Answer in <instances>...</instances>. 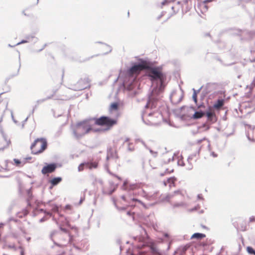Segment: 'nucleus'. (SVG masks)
I'll return each mask as SVG.
<instances>
[{"label":"nucleus","mask_w":255,"mask_h":255,"mask_svg":"<svg viewBox=\"0 0 255 255\" xmlns=\"http://www.w3.org/2000/svg\"><path fill=\"white\" fill-rule=\"evenodd\" d=\"M176 180V178L174 177H170L167 178V181L170 184L174 183Z\"/></svg>","instance_id":"obj_28"},{"label":"nucleus","mask_w":255,"mask_h":255,"mask_svg":"<svg viewBox=\"0 0 255 255\" xmlns=\"http://www.w3.org/2000/svg\"><path fill=\"white\" fill-rule=\"evenodd\" d=\"M130 200H131V201L132 202H137L139 203H140L141 204H143V202L142 201H141L140 200L136 199V198H133L132 199H130Z\"/></svg>","instance_id":"obj_38"},{"label":"nucleus","mask_w":255,"mask_h":255,"mask_svg":"<svg viewBox=\"0 0 255 255\" xmlns=\"http://www.w3.org/2000/svg\"><path fill=\"white\" fill-rule=\"evenodd\" d=\"M29 118V116H28L23 122H22V128H23L24 126V124L27 121V120Z\"/></svg>","instance_id":"obj_53"},{"label":"nucleus","mask_w":255,"mask_h":255,"mask_svg":"<svg viewBox=\"0 0 255 255\" xmlns=\"http://www.w3.org/2000/svg\"><path fill=\"white\" fill-rule=\"evenodd\" d=\"M132 145V143L128 142V150L129 151H133L134 150V148L133 147H131V145Z\"/></svg>","instance_id":"obj_32"},{"label":"nucleus","mask_w":255,"mask_h":255,"mask_svg":"<svg viewBox=\"0 0 255 255\" xmlns=\"http://www.w3.org/2000/svg\"><path fill=\"white\" fill-rule=\"evenodd\" d=\"M10 143V140H8V141H7V146H3V147H2L0 148V151H3V150H4V149L7 147V146L8 145V144H9Z\"/></svg>","instance_id":"obj_48"},{"label":"nucleus","mask_w":255,"mask_h":255,"mask_svg":"<svg viewBox=\"0 0 255 255\" xmlns=\"http://www.w3.org/2000/svg\"><path fill=\"white\" fill-rule=\"evenodd\" d=\"M132 214H133V213L130 212V211H128L127 212V215L129 216H132Z\"/></svg>","instance_id":"obj_64"},{"label":"nucleus","mask_w":255,"mask_h":255,"mask_svg":"<svg viewBox=\"0 0 255 255\" xmlns=\"http://www.w3.org/2000/svg\"><path fill=\"white\" fill-rule=\"evenodd\" d=\"M13 161L16 166H19L21 162L20 160H19L18 159H16V158H14L13 159Z\"/></svg>","instance_id":"obj_37"},{"label":"nucleus","mask_w":255,"mask_h":255,"mask_svg":"<svg viewBox=\"0 0 255 255\" xmlns=\"http://www.w3.org/2000/svg\"><path fill=\"white\" fill-rule=\"evenodd\" d=\"M94 124L99 126H105V130H109L113 126L115 125L117 123V120L111 118L108 116H103L99 118H93Z\"/></svg>","instance_id":"obj_5"},{"label":"nucleus","mask_w":255,"mask_h":255,"mask_svg":"<svg viewBox=\"0 0 255 255\" xmlns=\"http://www.w3.org/2000/svg\"><path fill=\"white\" fill-rule=\"evenodd\" d=\"M58 167V163L56 162L44 163V165L41 170V173L46 175L54 172Z\"/></svg>","instance_id":"obj_6"},{"label":"nucleus","mask_w":255,"mask_h":255,"mask_svg":"<svg viewBox=\"0 0 255 255\" xmlns=\"http://www.w3.org/2000/svg\"><path fill=\"white\" fill-rule=\"evenodd\" d=\"M232 30L235 31V32L233 33V34L235 35H240V33L242 31V29H236V28H229V29H227V30H226V31H232Z\"/></svg>","instance_id":"obj_21"},{"label":"nucleus","mask_w":255,"mask_h":255,"mask_svg":"<svg viewBox=\"0 0 255 255\" xmlns=\"http://www.w3.org/2000/svg\"><path fill=\"white\" fill-rule=\"evenodd\" d=\"M192 99L194 101V103L197 105L198 99H197V95H196L195 94H193Z\"/></svg>","instance_id":"obj_36"},{"label":"nucleus","mask_w":255,"mask_h":255,"mask_svg":"<svg viewBox=\"0 0 255 255\" xmlns=\"http://www.w3.org/2000/svg\"><path fill=\"white\" fill-rule=\"evenodd\" d=\"M165 11H162L161 14L157 17V20H159L165 14Z\"/></svg>","instance_id":"obj_49"},{"label":"nucleus","mask_w":255,"mask_h":255,"mask_svg":"<svg viewBox=\"0 0 255 255\" xmlns=\"http://www.w3.org/2000/svg\"><path fill=\"white\" fill-rule=\"evenodd\" d=\"M52 97H53V95H52L51 96H48V97H46V98L38 100L36 101V104H37V105H39V104L44 102L45 101L51 99L52 98Z\"/></svg>","instance_id":"obj_24"},{"label":"nucleus","mask_w":255,"mask_h":255,"mask_svg":"<svg viewBox=\"0 0 255 255\" xmlns=\"http://www.w3.org/2000/svg\"><path fill=\"white\" fill-rule=\"evenodd\" d=\"M250 222H255V216H252L250 218Z\"/></svg>","instance_id":"obj_54"},{"label":"nucleus","mask_w":255,"mask_h":255,"mask_svg":"<svg viewBox=\"0 0 255 255\" xmlns=\"http://www.w3.org/2000/svg\"><path fill=\"white\" fill-rule=\"evenodd\" d=\"M124 190H133L135 189L138 188L139 185L137 183H129L128 181H124L122 186Z\"/></svg>","instance_id":"obj_10"},{"label":"nucleus","mask_w":255,"mask_h":255,"mask_svg":"<svg viewBox=\"0 0 255 255\" xmlns=\"http://www.w3.org/2000/svg\"><path fill=\"white\" fill-rule=\"evenodd\" d=\"M0 133H1V134H3V133H4L1 125L0 126Z\"/></svg>","instance_id":"obj_60"},{"label":"nucleus","mask_w":255,"mask_h":255,"mask_svg":"<svg viewBox=\"0 0 255 255\" xmlns=\"http://www.w3.org/2000/svg\"><path fill=\"white\" fill-rule=\"evenodd\" d=\"M190 108L195 111L194 114L192 115L191 117V118L194 120L199 119L201 118L206 114V111L205 112L202 111L201 110L195 111V108H194L193 107H191Z\"/></svg>","instance_id":"obj_12"},{"label":"nucleus","mask_w":255,"mask_h":255,"mask_svg":"<svg viewBox=\"0 0 255 255\" xmlns=\"http://www.w3.org/2000/svg\"><path fill=\"white\" fill-rule=\"evenodd\" d=\"M224 103V100L222 98H218L213 105V107L215 109H218L222 107Z\"/></svg>","instance_id":"obj_17"},{"label":"nucleus","mask_w":255,"mask_h":255,"mask_svg":"<svg viewBox=\"0 0 255 255\" xmlns=\"http://www.w3.org/2000/svg\"><path fill=\"white\" fill-rule=\"evenodd\" d=\"M184 205V203L183 202L176 203H175L173 207V208H178L180 207H183Z\"/></svg>","instance_id":"obj_31"},{"label":"nucleus","mask_w":255,"mask_h":255,"mask_svg":"<svg viewBox=\"0 0 255 255\" xmlns=\"http://www.w3.org/2000/svg\"><path fill=\"white\" fill-rule=\"evenodd\" d=\"M116 188H114L113 189L110 190L109 191L103 190V193L105 195H111L116 191Z\"/></svg>","instance_id":"obj_27"},{"label":"nucleus","mask_w":255,"mask_h":255,"mask_svg":"<svg viewBox=\"0 0 255 255\" xmlns=\"http://www.w3.org/2000/svg\"><path fill=\"white\" fill-rule=\"evenodd\" d=\"M46 220V218L45 217H42L41 219H40L39 222L40 223L43 222Z\"/></svg>","instance_id":"obj_61"},{"label":"nucleus","mask_w":255,"mask_h":255,"mask_svg":"<svg viewBox=\"0 0 255 255\" xmlns=\"http://www.w3.org/2000/svg\"><path fill=\"white\" fill-rule=\"evenodd\" d=\"M27 40H28V42H31L34 39V42L35 43L37 41V38L33 35H27L25 37Z\"/></svg>","instance_id":"obj_22"},{"label":"nucleus","mask_w":255,"mask_h":255,"mask_svg":"<svg viewBox=\"0 0 255 255\" xmlns=\"http://www.w3.org/2000/svg\"><path fill=\"white\" fill-rule=\"evenodd\" d=\"M68 236L69 237V243H71L72 241V239H73V236L71 235V234L69 233L68 234Z\"/></svg>","instance_id":"obj_58"},{"label":"nucleus","mask_w":255,"mask_h":255,"mask_svg":"<svg viewBox=\"0 0 255 255\" xmlns=\"http://www.w3.org/2000/svg\"><path fill=\"white\" fill-rule=\"evenodd\" d=\"M169 2V1L168 0H164L162 2H161V5L162 6L163 5H165V4H166L167 3H168Z\"/></svg>","instance_id":"obj_55"},{"label":"nucleus","mask_w":255,"mask_h":255,"mask_svg":"<svg viewBox=\"0 0 255 255\" xmlns=\"http://www.w3.org/2000/svg\"><path fill=\"white\" fill-rule=\"evenodd\" d=\"M199 207H194V208L190 209L189 210V211L193 212V211H197L199 209Z\"/></svg>","instance_id":"obj_50"},{"label":"nucleus","mask_w":255,"mask_h":255,"mask_svg":"<svg viewBox=\"0 0 255 255\" xmlns=\"http://www.w3.org/2000/svg\"><path fill=\"white\" fill-rule=\"evenodd\" d=\"M217 87V84L215 83H208L205 86H203V89L209 94L214 91Z\"/></svg>","instance_id":"obj_11"},{"label":"nucleus","mask_w":255,"mask_h":255,"mask_svg":"<svg viewBox=\"0 0 255 255\" xmlns=\"http://www.w3.org/2000/svg\"><path fill=\"white\" fill-rule=\"evenodd\" d=\"M183 98V95H181V96L179 97V99L178 100V101H177V102H176L175 103V104H178V103H180V102L182 100Z\"/></svg>","instance_id":"obj_52"},{"label":"nucleus","mask_w":255,"mask_h":255,"mask_svg":"<svg viewBox=\"0 0 255 255\" xmlns=\"http://www.w3.org/2000/svg\"><path fill=\"white\" fill-rule=\"evenodd\" d=\"M18 53H19V57H18V58H19V67H18V69L16 75H17L18 74L20 68L21 67V62H20V58L19 52H18Z\"/></svg>","instance_id":"obj_46"},{"label":"nucleus","mask_w":255,"mask_h":255,"mask_svg":"<svg viewBox=\"0 0 255 255\" xmlns=\"http://www.w3.org/2000/svg\"><path fill=\"white\" fill-rule=\"evenodd\" d=\"M136 140H138L139 141H140L141 142V143L146 148H148V147L147 146L146 144H145V143L144 142V141H143L141 139H136Z\"/></svg>","instance_id":"obj_51"},{"label":"nucleus","mask_w":255,"mask_h":255,"mask_svg":"<svg viewBox=\"0 0 255 255\" xmlns=\"http://www.w3.org/2000/svg\"><path fill=\"white\" fill-rule=\"evenodd\" d=\"M133 239L135 241H137L139 244L137 245L138 248H142L146 245V243L145 241V239L142 236H135L133 237Z\"/></svg>","instance_id":"obj_13"},{"label":"nucleus","mask_w":255,"mask_h":255,"mask_svg":"<svg viewBox=\"0 0 255 255\" xmlns=\"http://www.w3.org/2000/svg\"><path fill=\"white\" fill-rule=\"evenodd\" d=\"M144 67V64L140 62L132 63L130 67L127 70V74L130 75L134 72L137 71Z\"/></svg>","instance_id":"obj_9"},{"label":"nucleus","mask_w":255,"mask_h":255,"mask_svg":"<svg viewBox=\"0 0 255 255\" xmlns=\"http://www.w3.org/2000/svg\"><path fill=\"white\" fill-rule=\"evenodd\" d=\"M119 109V104L117 102L112 103L110 107V111H118Z\"/></svg>","instance_id":"obj_19"},{"label":"nucleus","mask_w":255,"mask_h":255,"mask_svg":"<svg viewBox=\"0 0 255 255\" xmlns=\"http://www.w3.org/2000/svg\"><path fill=\"white\" fill-rule=\"evenodd\" d=\"M28 43V40H27L26 39H23L21 41H20L19 42H18L16 44H15V45H18L23 44V43Z\"/></svg>","instance_id":"obj_40"},{"label":"nucleus","mask_w":255,"mask_h":255,"mask_svg":"<svg viewBox=\"0 0 255 255\" xmlns=\"http://www.w3.org/2000/svg\"><path fill=\"white\" fill-rule=\"evenodd\" d=\"M203 86H201L198 90H195L194 88L192 89L193 91V94H195L196 95H198V94L200 92L202 89H203Z\"/></svg>","instance_id":"obj_33"},{"label":"nucleus","mask_w":255,"mask_h":255,"mask_svg":"<svg viewBox=\"0 0 255 255\" xmlns=\"http://www.w3.org/2000/svg\"><path fill=\"white\" fill-rule=\"evenodd\" d=\"M147 149H149V152H150L151 153H152V154H155V156H156V154H157V152H154V151H153L152 149H149V148H148Z\"/></svg>","instance_id":"obj_59"},{"label":"nucleus","mask_w":255,"mask_h":255,"mask_svg":"<svg viewBox=\"0 0 255 255\" xmlns=\"http://www.w3.org/2000/svg\"><path fill=\"white\" fill-rule=\"evenodd\" d=\"M162 66L151 67L149 69V76L153 88L148 95L145 108L153 109L156 107L157 102L161 98V94L165 87L166 75L162 71Z\"/></svg>","instance_id":"obj_1"},{"label":"nucleus","mask_w":255,"mask_h":255,"mask_svg":"<svg viewBox=\"0 0 255 255\" xmlns=\"http://www.w3.org/2000/svg\"><path fill=\"white\" fill-rule=\"evenodd\" d=\"M47 141L44 138L36 139L30 146L31 153L38 154L43 152L47 148Z\"/></svg>","instance_id":"obj_4"},{"label":"nucleus","mask_w":255,"mask_h":255,"mask_svg":"<svg viewBox=\"0 0 255 255\" xmlns=\"http://www.w3.org/2000/svg\"><path fill=\"white\" fill-rule=\"evenodd\" d=\"M92 118L87 119L76 124L72 128V133L76 139H79L92 129Z\"/></svg>","instance_id":"obj_2"},{"label":"nucleus","mask_w":255,"mask_h":255,"mask_svg":"<svg viewBox=\"0 0 255 255\" xmlns=\"http://www.w3.org/2000/svg\"><path fill=\"white\" fill-rule=\"evenodd\" d=\"M120 89H127L130 91V95L134 96L137 94L139 84L133 77H126L119 87Z\"/></svg>","instance_id":"obj_3"},{"label":"nucleus","mask_w":255,"mask_h":255,"mask_svg":"<svg viewBox=\"0 0 255 255\" xmlns=\"http://www.w3.org/2000/svg\"><path fill=\"white\" fill-rule=\"evenodd\" d=\"M107 153L111 157H114L116 153L115 152L111 147L108 148Z\"/></svg>","instance_id":"obj_25"},{"label":"nucleus","mask_w":255,"mask_h":255,"mask_svg":"<svg viewBox=\"0 0 255 255\" xmlns=\"http://www.w3.org/2000/svg\"><path fill=\"white\" fill-rule=\"evenodd\" d=\"M206 237V235L203 233H195L193 234L191 237V239H197V240H201L203 238H204Z\"/></svg>","instance_id":"obj_18"},{"label":"nucleus","mask_w":255,"mask_h":255,"mask_svg":"<svg viewBox=\"0 0 255 255\" xmlns=\"http://www.w3.org/2000/svg\"><path fill=\"white\" fill-rule=\"evenodd\" d=\"M172 196L170 195H167L163 199L164 201H169L171 198Z\"/></svg>","instance_id":"obj_41"},{"label":"nucleus","mask_w":255,"mask_h":255,"mask_svg":"<svg viewBox=\"0 0 255 255\" xmlns=\"http://www.w3.org/2000/svg\"><path fill=\"white\" fill-rule=\"evenodd\" d=\"M57 233V231H52L50 235V239L53 241L52 237Z\"/></svg>","instance_id":"obj_42"},{"label":"nucleus","mask_w":255,"mask_h":255,"mask_svg":"<svg viewBox=\"0 0 255 255\" xmlns=\"http://www.w3.org/2000/svg\"><path fill=\"white\" fill-rule=\"evenodd\" d=\"M52 210L53 212L55 213H59V207L57 205H52Z\"/></svg>","instance_id":"obj_29"},{"label":"nucleus","mask_w":255,"mask_h":255,"mask_svg":"<svg viewBox=\"0 0 255 255\" xmlns=\"http://www.w3.org/2000/svg\"><path fill=\"white\" fill-rule=\"evenodd\" d=\"M28 196H29V198H28V201H27V202H28V206H30V203H29V200L32 198V195H31V194L30 193V192H29V191L28 192Z\"/></svg>","instance_id":"obj_47"},{"label":"nucleus","mask_w":255,"mask_h":255,"mask_svg":"<svg viewBox=\"0 0 255 255\" xmlns=\"http://www.w3.org/2000/svg\"><path fill=\"white\" fill-rule=\"evenodd\" d=\"M65 209L66 210H70L71 209V206L70 205L67 204L65 206Z\"/></svg>","instance_id":"obj_57"},{"label":"nucleus","mask_w":255,"mask_h":255,"mask_svg":"<svg viewBox=\"0 0 255 255\" xmlns=\"http://www.w3.org/2000/svg\"><path fill=\"white\" fill-rule=\"evenodd\" d=\"M197 198H198V199H201V200H203V196L201 194H198L197 195Z\"/></svg>","instance_id":"obj_62"},{"label":"nucleus","mask_w":255,"mask_h":255,"mask_svg":"<svg viewBox=\"0 0 255 255\" xmlns=\"http://www.w3.org/2000/svg\"><path fill=\"white\" fill-rule=\"evenodd\" d=\"M11 116L13 122L15 124H17L18 122L14 119V117L12 112H11Z\"/></svg>","instance_id":"obj_56"},{"label":"nucleus","mask_w":255,"mask_h":255,"mask_svg":"<svg viewBox=\"0 0 255 255\" xmlns=\"http://www.w3.org/2000/svg\"><path fill=\"white\" fill-rule=\"evenodd\" d=\"M90 82V80L88 78H84V79H80L74 86L73 90L75 91H81L89 88L90 85L88 84Z\"/></svg>","instance_id":"obj_8"},{"label":"nucleus","mask_w":255,"mask_h":255,"mask_svg":"<svg viewBox=\"0 0 255 255\" xmlns=\"http://www.w3.org/2000/svg\"><path fill=\"white\" fill-rule=\"evenodd\" d=\"M85 165H87V166L89 167L90 168H96L98 166V164L96 162L92 163L90 164V165H88V163H81L79 165L78 171H82L83 170V166Z\"/></svg>","instance_id":"obj_16"},{"label":"nucleus","mask_w":255,"mask_h":255,"mask_svg":"<svg viewBox=\"0 0 255 255\" xmlns=\"http://www.w3.org/2000/svg\"><path fill=\"white\" fill-rule=\"evenodd\" d=\"M59 229L61 231L63 232L64 233L66 234H69L68 230L66 228H64L60 226L59 227Z\"/></svg>","instance_id":"obj_39"},{"label":"nucleus","mask_w":255,"mask_h":255,"mask_svg":"<svg viewBox=\"0 0 255 255\" xmlns=\"http://www.w3.org/2000/svg\"><path fill=\"white\" fill-rule=\"evenodd\" d=\"M97 43H100V44H102L105 45V46H106V47H107V48L108 49V51H107L106 52L104 53V55L107 54H108V53H110V52H112V47H111V46H110L109 45H108V44H106V43H103V42H100V41H98V42H97Z\"/></svg>","instance_id":"obj_23"},{"label":"nucleus","mask_w":255,"mask_h":255,"mask_svg":"<svg viewBox=\"0 0 255 255\" xmlns=\"http://www.w3.org/2000/svg\"><path fill=\"white\" fill-rule=\"evenodd\" d=\"M54 243V244L55 245H56V246H58L59 247H60V248H63V247H65V245H61V244H60L56 242H55L54 241H52Z\"/></svg>","instance_id":"obj_43"},{"label":"nucleus","mask_w":255,"mask_h":255,"mask_svg":"<svg viewBox=\"0 0 255 255\" xmlns=\"http://www.w3.org/2000/svg\"><path fill=\"white\" fill-rule=\"evenodd\" d=\"M208 95V94L207 93V92H206L204 89H203L201 93V95H200V100L201 101H203L205 98Z\"/></svg>","instance_id":"obj_26"},{"label":"nucleus","mask_w":255,"mask_h":255,"mask_svg":"<svg viewBox=\"0 0 255 255\" xmlns=\"http://www.w3.org/2000/svg\"><path fill=\"white\" fill-rule=\"evenodd\" d=\"M188 248L187 246L180 247L174 252L173 255H185Z\"/></svg>","instance_id":"obj_15"},{"label":"nucleus","mask_w":255,"mask_h":255,"mask_svg":"<svg viewBox=\"0 0 255 255\" xmlns=\"http://www.w3.org/2000/svg\"><path fill=\"white\" fill-rule=\"evenodd\" d=\"M62 180V178L61 177H55L49 181V182L51 184V186L50 187L51 189L53 187L57 185L59 183H60Z\"/></svg>","instance_id":"obj_14"},{"label":"nucleus","mask_w":255,"mask_h":255,"mask_svg":"<svg viewBox=\"0 0 255 255\" xmlns=\"http://www.w3.org/2000/svg\"><path fill=\"white\" fill-rule=\"evenodd\" d=\"M151 252L153 254H156L158 253L157 249L156 247L152 246L150 248Z\"/></svg>","instance_id":"obj_30"},{"label":"nucleus","mask_w":255,"mask_h":255,"mask_svg":"<svg viewBox=\"0 0 255 255\" xmlns=\"http://www.w3.org/2000/svg\"><path fill=\"white\" fill-rule=\"evenodd\" d=\"M114 205L116 207V208L118 210H119V211H124V210H125L126 209V208L125 207H119L117 205V204H116V201L115 200H114Z\"/></svg>","instance_id":"obj_34"},{"label":"nucleus","mask_w":255,"mask_h":255,"mask_svg":"<svg viewBox=\"0 0 255 255\" xmlns=\"http://www.w3.org/2000/svg\"><path fill=\"white\" fill-rule=\"evenodd\" d=\"M92 130H94L95 132H99L100 131H105V128H97V129H94L92 128Z\"/></svg>","instance_id":"obj_44"},{"label":"nucleus","mask_w":255,"mask_h":255,"mask_svg":"<svg viewBox=\"0 0 255 255\" xmlns=\"http://www.w3.org/2000/svg\"><path fill=\"white\" fill-rule=\"evenodd\" d=\"M21 251H20V255H24V250L23 248L21 247H20Z\"/></svg>","instance_id":"obj_63"},{"label":"nucleus","mask_w":255,"mask_h":255,"mask_svg":"<svg viewBox=\"0 0 255 255\" xmlns=\"http://www.w3.org/2000/svg\"><path fill=\"white\" fill-rule=\"evenodd\" d=\"M205 114L207 118V121L209 123V125L212 124L217 121V118L215 114L211 112L209 109L206 110ZM202 127L206 128L205 130H208L210 128V125H207L206 123L203 124Z\"/></svg>","instance_id":"obj_7"},{"label":"nucleus","mask_w":255,"mask_h":255,"mask_svg":"<svg viewBox=\"0 0 255 255\" xmlns=\"http://www.w3.org/2000/svg\"><path fill=\"white\" fill-rule=\"evenodd\" d=\"M198 109H205L206 106L205 104L202 102L201 103L198 104L196 105Z\"/></svg>","instance_id":"obj_35"},{"label":"nucleus","mask_w":255,"mask_h":255,"mask_svg":"<svg viewBox=\"0 0 255 255\" xmlns=\"http://www.w3.org/2000/svg\"><path fill=\"white\" fill-rule=\"evenodd\" d=\"M248 254L250 255H255V250L251 246H248L246 248Z\"/></svg>","instance_id":"obj_20"},{"label":"nucleus","mask_w":255,"mask_h":255,"mask_svg":"<svg viewBox=\"0 0 255 255\" xmlns=\"http://www.w3.org/2000/svg\"><path fill=\"white\" fill-rule=\"evenodd\" d=\"M108 172L109 174H110L111 175H112L113 176H116V177H117L120 180H122V178L121 177L118 176V175H116L114 174H113L112 172H111L109 170H108Z\"/></svg>","instance_id":"obj_45"}]
</instances>
